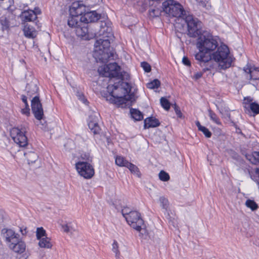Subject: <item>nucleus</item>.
<instances>
[{
	"label": "nucleus",
	"mask_w": 259,
	"mask_h": 259,
	"mask_svg": "<svg viewBox=\"0 0 259 259\" xmlns=\"http://www.w3.org/2000/svg\"><path fill=\"white\" fill-rule=\"evenodd\" d=\"M46 231L43 228H38L36 230V237L38 239H41L43 237L46 236Z\"/></svg>",
	"instance_id": "obj_39"
},
{
	"label": "nucleus",
	"mask_w": 259,
	"mask_h": 259,
	"mask_svg": "<svg viewBox=\"0 0 259 259\" xmlns=\"http://www.w3.org/2000/svg\"><path fill=\"white\" fill-rule=\"evenodd\" d=\"M243 107L246 113L251 114V112H252L254 114L259 113V104L256 103H244Z\"/></svg>",
	"instance_id": "obj_19"
},
{
	"label": "nucleus",
	"mask_w": 259,
	"mask_h": 259,
	"mask_svg": "<svg viewBox=\"0 0 259 259\" xmlns=\"http://www.w3.org/2000/svg\"><path fill=\"white\" fill-rule=\"evenodd\" d=\"M158 176L159 179L163 182L168 181L170 179L168 174L164 170H161L159 173Z\"/></svg>",
	"instance_id": "obj_36"
},
{
	"label": "nucleus",
	"mask_w": 259,
	"mask_h": 259,
	"mask_svg": "<svg viewBox=\"0 0 259 259\" xmlns=\"http://www.w3.org/2000/svg\"><path fill=\"white\" fill-rule=\"evenodd\" d=\"M24 155L27 158L29 164L35 162L38 158L37 154L34 152H25Z\"/></svg>",
	"instance_id": "obj_24"
},
{
	"label": "nucleus",
	"mask_w": 259,
	"mask_h": 259,
	"mask_svg": "<svg viewBox=\"0 0 259 259\" xmlns=\"http://www.w3.org/2000/svg\"><path fill=\"white\" fill-rule=\"evenodd\" d=\"M195 124L198 130L202 132L206 138H208L211 136V133L206 127L201 125L199 121H196Z\"/></svg>",
	"instance_id": "obj_26"
},
{
	"label": "nucleus",
	"mask_w": 259,
	"mask_h": 259,
	"mask_svg": "<svg viewBox=\"0 0 259 259\" xmlns=\"http://www.w3.org/2000/svg\"><path fill=\"white\" fill-rule=\"evenodd\" d=\"M88 161H78L75 164L76 169L78 174L84 179H90L94 174L95 170L93 165L89 162L91 160L87 158Z\"/></svg>",
	"instance_id": "obj_6"
},
{
	"label": "nucleus",
	"mask_w": 259,
	"mask_h": 259,
	"mask_svg": "<svg viewBox=\"0 0 259 259\" xmlns=\"http://www.w3.org/2000/svg\"><path fill=\"white\" fill-rule=\"evenodd\" d=\"M69 12L70 15L81 17L85 13V7L81 2H75L72 4Z\"/></svg>",
	"instance_id": "obj_12"
},
{
	"label": "nucleus",
	"mask_w": 259,
	"mask_h": 259,
	"mask_svg": "<svg viewBox=\"0 0 259 259\" xmlns=\"http://www.w3.org/2000/svg\"><path fill=\"white\" fill-rule=\"evenodd\" d=\"M128 163V161L122 156H117L115 158V163L119 166L126 167Z\"/></svg>",
	"instance_id": "obj_29"
},
{
	"label": "nucleus",
	"mask_w": 259,
	"mask_h": 259,
	"mask_svg": "<svg viewBox=\"0 0 259 259\" xmlns=\"http://www.w3.org/2000/svg\"><path fill=\"white\" fill-rule=\"evenodd\" d=\"M39 245L40 247L50 248L52 244L50 242V239L47 237L42 238L39 242Z\"/></svg>",
	"instance_id": "obj_27"
},
{
	"label": "nucleus",
	"mask_w": 259,
	"mask_h": 259,
	"mask_svg": "<svg viewBox=\"0 0 259 259\" xmlns=\"http://www.w3.org/2000/svg\"><path fill=\"white\" fill-rule=\"evenodd\" d=\"M34 11V12H37V15L40 14V10L38 8L35 9V11Z\"/></svg>",
	"instance_id": "obj_53"
},
{
	"label": "nucleus",
	"mask_w": 259,
	"mask_h": 259,
	"mask_svg": "<svg viewBox=\"0 0 259 259\" xmlns=\"http://www.w3.org/2000/svg\"><path fill=\"white\" fill-rule=\"evenodd\" d=\"M141 67L143 68L144 71L146 72H149L151 70V66L149 63L146 62H143L141 63Z\"/></svg>",
	"instance_id": "obj_41"
},
{
	"label": "nucleus",
	"mask_w": 259,
	"mask_h": 259,
	"mask_svg": "<svg viewBox=\"0 0 259 259\" xmlns=\"http://www.w3.org/2000/svg\"><path fill=\"white\" fill-rule=\"evenodd\" d=\"M30 109L29 108V105L28 106H25V107L21 110V112L23 114L26 115H28L29 114Z\"/></svg>",
	"instance_id": "obj_46"
},
{
	"label": "nucleus",
	"mask_w": 259,
	"mask_h": 259,
	"mask_svg": "<svg viewBox=\"0 0 259 259\" xmlns=\"http://www.w3.org/2000/svg\"><path fill=\"white\" fill-rule=\"evenodd\" d=\"M175 112L179 117L181 118L182 117V113L179 109H177Z\"/></svg>",
	"instance_id": "obj_51"
},
{
	"label": "nucleus",
	"mask_w": 259,
	"mask_h": 259,
	"mask_svg": "<svg viewBox=\"0 0 259 259\" xmlns=\"http://www.w3.org/2000/svg\"><path fill=\"white\" fill-rule=\"evenodd\" d=\"M185 21L187 24L188 35L191 37H196L199 35L198 28L199 21L192 15H188L185 17Z\"/></svg>",
	"instance_id": "obj_9"
},
{
	"label": "nucleus",
	"mask_w": 259,
	"mask_h": 259,
	"mask_svg": "<svg viewBox=\"0 0 259 259\" xmlns=\"http://www.w3.org/2000/svg\"><path fill=\"white\" fill-rule=\"evenodd\" d=\"M202 71H203V69L202 70ZM206 71H203V72H196L194 75V78H195L196 80L199 79L200 78H201L202 77L203 73L204 72H206Z\"/></svg>",
	"instance_id": "obj_48"
},
{
	"label": "nucleus",
	"mask_w": 259,
	"mask_h": 259,
	"mask_svg": "<svg viewBox=\"0 0 259 259\" xmlns=\"http://www.w3.org/2000/svg\"><path fill=\"white\" fill-rule=\"evenodd\" d=\"M219 38L212 35L200 36L197 42L199 52L195 55L196 60L202 67L204 66L203 71L210 70L213 68L210 52L214 51L219 46Z\"/></svg>",
	"instance_id": "obj_2"
},
{
	"label": "nucleus",
	"mask_w": 259,
	"mask_h": 259,
	"mask_svg": "<svg viewBox=\"0 0 259 259\" xmlns=\"http://www.w3.org/2000/svg\"><path fill=\"white\" fill-rule=\"evenodd\" d=\"M160 85V81L155 79L147 84V87L150 89H157Z\"/></svg>",
	"instance_id": "obj_31"
},
{
	"label": "nucleus",
	"mask_w": 259,
	"mask_h": 259,
	"mask_svg": "<svg viewBox=\"0 0 259 259\" xmlns=\"http://www.w3.org/2000/svg\"><path fill=\"white\" fill-rule=\"evenodd\" d=\"M27 97L25 95H23L21 96V99H22L23 102L24 103L25 106H28V104L27 101Z\"/></svg>",
	"instance_id": "obj_49"
},
{
	"label": "nucleus",
	"mask_w": 259,
	"mask_h": 259,
	"mask_svg": "<svg viewBox=\"0 0 259 259\" xmlns=\"http://www.w3.org/2000/svg\"><path fill=\"white\" fill-rule=\"evenodd\" d=\"M126 167L129 169L132 173L136 175L139 177H140L141 174L137 166L128 162Z\"/></svg>",
	"instance_id": "obj_28"
},
{
	"label": "nucleus",
	"mask_w": 259,
	"mask_h": 259,
	"mask_svg": "<svg viewBox=\"0 0 259 259\" xmlns=\"http://www.w3.org/2000/svg\"><path fill=\"white\" fill-rule=\"evenodd\" d=\"M246 159L253 164H259V151H254L246 155Z\"/></svg>",
	"instance_id": "obj_22"
},
{
	"label": "nucleus",
	"mask_w": 259,
	"mask_h": 259,
	"mask_svg": "<svg viewBox=\"0 0 259 259\" xmlns=\"http://www.w3.org/2000/svg\"><path fill=\"white\" fill-rule=\"evenodd\" d=\"M159 202L162 208L167 210L169 206L168 200L164 197H160L159 198Z\"/></svg>",
	"instance_id": "obj_34"
},
{
	"label": "nucleus",
	"mask_w": 259,
	"mask_h": 259,
	"mask_svg": "<svg viewBox=\"0 0 259 259\" xmlns=\"http://www.w3.org/2000/svg\"><path fill=\"white\" fill-rule=\"evenodd\" d=\"M2 233L5 237L7 242L11 243L13 241L17 242L19 240V235L11 229H3Z\"/></svg>",
	"instance_id": "obj_15"
},
{
	"label": "nucleus",
	"mask_w": 259,
	"mask_h": 259,
	"mask_svg": "<svg viewBox=\"0 0 259 259\" xmlns=\"http://www.w3.org/2000/svg\"><path fill=\"white\" fill-rule=\"evenodd\" d=\"M25 90L27 96L31 98L32 96L37 94L38 87L35 82L32 81L27 84Z\"/></svg>",
	"instance_id": "obj_20"
},
{
	"label": "nucleus",
	"mask_w": 259,
	"mask_h": 259,
	"mask_svg": "<svg viewBox=\"0 0 259 259\" xmlns=\"http://www.w3.org/2000/svg\"><path fill=\"white\" fill-rule=\"evenodd\" d=\"M100 18V15L96 11H91L84 13L82 16L80 17L79 20L85 23H89L96 22Z\"/></svg>",
	"instance_id": "obj_13"
},
{
	"label": "nucleus",
	"mask_w": 259,
	"mask_h": 259,
	"mask_svg": "<svg viewBox=\"0 0 259 259\" xmlns=\"http://www.w3.org/2000/svg\"><path fill=\"white\" fill-rule=\"evenodd\" d=\"M130 113L132 118L135 120L140 121L143 119V115L139 110L132 108Z\"/></svg>",
	"instance_id": "obj_25"
},
{
	"label": "nucleus",
	"mask_w": 259,
	"mask_h": 259,
	"mask_svg": "<svg viewBox=\"0 0 259 259\" xmlns=\"http://www.w3.org/2000/svg\"><path fill=\"white\" fill-rule=\"evenodd\" d=\"M79 17L75 15H70L68 20V24L70 27L77 28L80 26V22L78 21Z\"/></svg>",
	"instance_id": "obj_23"
},
{
	"label": "nucleus",
	"mask_w": 259,
	"mask_h": 259,
	"mask_svg": "<svg viewBox=\"0 0 259 259\" xmlns=\"http://www.w3.org/2000/svg\"><path fill=\"white\" fill-rule=\"evenodd\" d=\"M23 31L25 36L27 38L32 39L36 36L37 32L35 28L28 24L24 25Z\"/></svg>",
	"instance_id": "obj_17"
},
{
	"label": "nucleus",
	"mask_w": 259,
	"mask_h": 259,
	"mask_svg": "<svg viewBox=\"0 0 259 259\" xmlns=\"http://www.w3.org/2000/svg\"><path fill=\"white\" fill-rule=\"evenodd\" d=\"M31 108L35 117L38 120L42 119L44 111L39 96L36 95L31 100Z\"/></svg>",
	"instance_id": "obj_10"
},
{
	"label": "nucleus",
	"mask_w": 259,
	"mask_h": 259,
	"mask_svg": "<svg viewBox=\"0 0 259 259\" xmlns=\"http://www.w3.org/2000/svg\"><path fill=\"white\" fill-rule=\"evenodd\" d=\"M77 96L79 100H80L82 103L85 104H87L88 103V101L87 99H85L84 95L78 92L77 94Z\"/></svg>",
	"instance_id": "obj_43"
},
{
	"label": "nucleus",
	"mask_w": 259,
	"mask_h": 259,
	"mask_svg": "<svg viewBox=\"0 0 259 259\" xmlns=\"http://www.w3.org/2000/svg\"><path fill=\"white\" fill-rule=\"evenodd\" d=\"M22 233L23 234V231L22 230H20Z\"/></svg>",
	"instance_id": "obj_54"
},
{
	"label": "nucleus",
	"mask_w": 259,
	"mask_h": 259,
	"mask_svg": "<svg viewBox=\"0 0 259 259\" xmlns=\"http://www.w3.org/2000/svg\"><path fill=\"white\" fill-rule=\"evenodd\" d=\"M63 229H64V231L66 232H68L70 231V227L68 225H64L62 226Z\"/></svg>",
	"instance_id": "obj_50"
},
{
	"label": "nucleus",
	"mask_w": 259,
	"mask_h": 259,
	"mask_svg": "<svg viewBox=\"0 0 259 259\" xmlns=\"http://www.w3.org/2000/svg\"><path fill=\"white\" fill-rule=\"evenodd\" d=\"M246 206L250 208L251 210L254 211L258 208V205L255 201L252 200L248 199L245 202Z\"/></svg>",
	"instance_id": "obj_32"
},
{
	"label": "nucleus",
	"mask_w": 259,
	"mask_h": 259,
	"mask_svg": "<svg viewBox=\"0 0 259 259\" xmlns=\"http://www.w3.org/2000/svg\"><path fill=\"white\" fill-rule=\"evenodd\" d=\"M76 32L78 36L81 37L85 36L86 34L88 32V29L85 27L79 26L76 29Z\"/></svg>",
	"instance_id": "obj_35"
},
{
	"label": "nucleus",
	"mask_w": 259,
	"mask_h": 259,
	"mask_svg": "<svg viewBox=\"0 0 259 259\" xmlns=\"http://www.w3.org/2000/svg\"><path fill=\"white\" fill-rule=\"evenodd\" d=\"M112 250L115 253V257L116 258H118L120 255V251L118 249V244L116 240H114L112 244Z\"/></svg>",
	"instance_id": "obj_38"
},
{
	"label": "nucleus",
	"mask_w": 259,
	"mask_h": 259,
	"mask_svg": "<svg viewBox=\"0 0 259 259\" xmlns=\"http://www.w3.org/2000/svg\"><path fill=\"white\" fill-rule=\"evenodd\" d=\"M172 107L174 108L175 111H176L177 109H179V107L176 104L172 105Z\"/></svg>",
	"instance_id": "obj_52"
},
{
	"label": "nucleus",
	"mask_w": 259,
	"mask_h": 259,
	"mask_svg": "<svg viewBox=\"0 0 259 259\" xmlns=\"http://www.w3.org/2000/svg\"><path fill=\"white\" fill-rule=\"evenodd\" d=\"M160 122L159 120L153 117H150L146 118L144 120V128H149L150 127H155L159 126Z\"/></svg>",
	"instance_id": "obj_21"
},
{
	"label": "nucleus",
	"mask_w": 259,
	"mask_h": 259,
	"mask_svg": "<svg viewBox=\"0 0 259 259\" xmlns=\"http://www.w3.org/2000/svg\"><path fill=\"white\" fill-rule=\"evenodd\" d=\"M98 72L102 76L118 80L113 84L108 85L107 89L109 95L107 97V101L119 105L125 104L127 101L134 99L135 95L132 92L131 86L128 83L123 81L121 67L116 63L101 66L98 69Z\"/></svg>",
	"instance_id": "obj_1"
},
{
	"label": "nucleus",
	"mask_w": 259,
	"mask_h": 259,
	"mask_svg": "<svg viewBox=\"0 0 259 259\" xmlns=\"http://www.w3.org/2000/svg\"><path fill=\"white\" fill-rule=\"evenodd\" d=\"M244 71L245 73L247 79H259V68L249 67L247 66L244 68Z\"/></svg>",
	"instance_id": "obj_14"
},
{
	"label": "nucleus",
	"mask_w": 259,
	"mask_h": 259,
	"mask_svg": "<svg viewBox=\"0 0 259 259\" xmlns=\"http://www.w3.org/2000/svg\"><path fill=\"white\" fill-rule=\"evenodd\" d=\"M208 114L210 119L217 124L221 123L219 118L215 113H214L211 110H208Z\"/></svg>",
	"instance_id": "obj_33"
},
{
	"label": "nucleus",
	"mask_w": 259,
	"mask_h": 259,
	"mask_svg": "<svg viewBox=\"0 0 259 259\" xmlns=\"http://www.w3.org/2000/svg\"><path fill=\"white\" fill-rule=\"evenodd\" d=\"M163 10L169 16L180 17L185 15V11L179 3L174 0H167L162 4Z\"/></svg>",
	"instance_id": "obj_5"
},
{
	"label": "nucleus",
	"mask_w": 259,
	"mask_h": 259,
	"mask_svg": "<svg viewBox=\"0 0 259 259\" xmlns=\"http://www.w3.org/2000/svg\"><path fill=\"white\" fill-rule=\"evenodd\" d=\"M9 247L14 252L20 254L23 253L26 249L25 243L19 240L17 242L13 241L9 244Z\"/></svg>",
	"instance_id": "obj_16"
},
{
	"label": "nucleus",
	"mask_w": 259,
	"mask_h": 259,
	"mask_svg": "<svg viewBox=\"0 0 259 259\" xmlns=\"http://www.w3.org/2000/svg\"><path fill=\"white\" fill-rule=\"evenodd\" d=\"M133 211L130 210V208L128 207H124L121 210V213L123 217L126 220V216L130 215V213L132 212Z\"/></svg>",
	"instance_id": "obj_42"
},
{
	"label": "nucleus",
	"mask_w": 259,
	"mask_h": 259,
	"mask_svg": "<svg viewBox=\"0 0 259 259\" xmlns=\"http://www.w3.org/2000/svg\"><path fill=\"white\" fill-rule=\"evenodd\" d=\"M37 12L34 11L28 10L24 11L22 13V18L23 21L25 22H30L35 20L37 18Z\"/></svg>",
	"instance_id": "obj_18"
},
{
	"label": "nucleus",
	"mask_w": 259,
	"mask_h": 259,
	"mask_svg": "<svg viewBox=\"0 0 259 259\" xmlns=\"http://www.w3.org/2000/svg\"><path fill=\"white\" fill-rule=\"evenodd\" d=\"M230 51L226 45L218 47L217 50L211 55V59L216 62L221 69L225 70L231 66L233 58L229 55Z\"/></svg>",
	"instance_id": "obj_4"
},
{
	"label": "nucleus",
	"mask_w": 259,
	"mask_h": 259,
	"mask_svg": "<svg viewBox=\"0 0 259 259\" xmlns=\"http://www.w3.org/2000/svg\"><path fill=\"white\" fill-rule=\"evenodd\" d=\"M129 215L126 216V218L127 223L138 231H143L145 232L146 231L142 228V226L144 224V221L141 217L140 213L137 211H133L130 213Z\"/></svg>",
	"instance_id": "obj_8"
},
{
	"label": "nucleus",
	"mask_w": 259,
	"mask_h": 259,
	"mask_svg": "<svg viewBox=\"0 0 259 259\" xmlns=\"http://www.w3.org/2000/svg\"><path fill=\"white\" fill-rule=\"evenodd\" d=\"M249 174L250 175L251 179L254 181L257 182V184L258 185L259 182V168H256L254 170L250 171L248 170Z\"/></svg>",
	"instance_id": "obj_30"
},
{
	"label": "nucleus",
	"mask_w": 259,
	"mask_h": 259,
	"mask_svg": "<svg viewBox=\"0 0 259 259\" xmlns=\"http://www.w3.org/2000/svg\"><path fill=\"white\" fill-rule=\"evenodd\" d=\"M1 24L3 26V29H7L9 28V22L6 19L2 20Z\"/></svg>",
	"instance_id": "obj_44"
},
{
	"label": "nucleus",
	"mask_w": 259,
	"mask_h": 259,
	"mask_svg": "<svg viewBox=\"0 0 259 259\" xmlns=\"http://www.w3.org/2000/svg\"><path fill=\"white\" fill-rule=\"evenodd\" d=\"M99 114L94 112L90 114L88 119V126L91 132L94 135H98L100 133L101 129L98 124Z\"/></svg>",
	"instance_id": "obj_11"
},
{
	"label": "nucleus",
	"mask_w": 259,
	"mask_h": 259,
	"mask_svg": "<svg viewBox=\"0 0 259 259\" xmlns=\"http://www.w3.org/2000/svg\"><path fill=\"white\" fill-rule=\"evenodd\" d=\"M182 62L186 66H190L191 65V62L187 57L184 56L183 58Z\"/></svg>",
	"instance_id": "obj_45"
},
{
	"label": "nucleus",
	"mask_w": 259,
	"mask_h": 259,
	"mask_svg": "<svg viewBox=\"0 0 259 259\" xmlns=\"http://www.w3.org/2000/svg\"><path fill=\"white\" fill-rule=\"evenodd\" d=\"M197 2L199 3V6L201 7L204 8H206L207 7L206 0H198Z\"/></svg>",
	"instance_id": "obj_47"
},
{
	"label": "nucleus",
	"mask_w": 259,
	"mask_h": 259,
	"mask_svg": "<svg viewBox=\"0 0 259 259\" xmlns=\"http://www.w3.org/2000/svg\"><path fill=\"white\" fill-rule=\"evenodd\" d=\"M26 130L25 127H14L11 131V136L14 141L20 147H24L27 145V138L25 136V133Z\"/></svg>",
	"instance_id": "obj_7"
},
{
	"label": "nucleus",
	"mask_w": 259,
	"mask_h": 259,
	"mask_svg": "<svg viewBox=\"0 0 259 259\" xmlns=\"http://www.w3.org/2000/svg\"><path fill=\"white\" fill-rule=\"evenodd\" d=\"M105 23H102L100 25L101 27L99 32V35L103 36V38H99L96 40L94 46L95 52L99 56L98 58L103 63L107 62L108 60H113L115 53L113 51H110V42L108 39L112 35L111 28L106 27Z\"/></svg>",
	"instance_id": "obj_3"
},
{
	"label": "nucleus",
	"mask_w": 259,
	"mask_h": 259,
	"mask_svg": "<svg viewBox=\"0 0 259 259\" xmlns=\"http://www.w3.org/2000/svg\"><path fill=\"white\" fill-rule=\"evenodd\" d=\"M160 104L162 107L166 110H168L170 108V103L164 97H161L160 99Z\"/></svg>",
	"instance_id": "obj_37"
},
{
	"label": "nucleus",
	"mask_w": 259,
	"mask_h": 259,
	"mask_svg": "<svg viewBox=\"0 0 259 259\" xmlns=\"http://www.w3.org/2000/svg\"><path fill=\"white\" fill-rule=\"evenodd\" d=\"M149 14L151 17H158L160 14V11L158 9H152L149 10Z\"/></svg>",
	"instance_id": "obj_40"
}]
</instances>
